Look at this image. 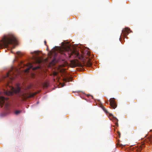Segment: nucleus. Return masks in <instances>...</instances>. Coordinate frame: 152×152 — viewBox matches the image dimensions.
<instances>
[{
  "label": "nucleus",
  "mask_w": 152,
  "mask_h": 152,
  "mask_svg": "<svg viewBox=\"0 0 152 152\" xmlns=\"http://www.w3.org/2000/svg\"><path fill=\"white\" fill-rule=\"evenodd\" d=\"M16 39L14 34L10 33L5 36L0 42V48H7L9 45L16 44Z\"/></svg>",
  "instance_id": "nucleus-2"
},
{
  "label": "nucleus",
  "mask_w": 152,
  "mask_h": 152,
  "mask_svg": "<svg viewBox=\"0 0 152 152\" xmlns=\"http://www.w3.org/2000/svg\"><path fill=\"white\" fill-rule=\"evenodd\" d=\"M117 145H119V146H124V145L122 144H120L119 143Z\"/></svg>",
  "instance_id": "nucleus-17"
},
{
  "label": "nucleus",
  "mask_w": 152,
  "mask_h": 152,
  "mask_svg": "<svg viewBox=\"0 0 152 152\" xmlns=\"http://www.w3.org/2000/svg\"><path fill=\"white\" fill-rule=\"evenodd\" d=\"M142 145V146H141V147H140L139 148V149H138V150L140 151L142 149V148L144 146V145Z\"/></svg>",
  "instance_id": "nucleus-12"
},
{
  "label": "nucleus",
  "mask_w": 152,
  "mask_h": 152,
  "mask_svg": "<svg viewBox=\"0 0 152 152\" xmlns=\"http://www.w3.org/2000/svg\"><path fill=\"white\" fill-rule=\"evenodd\" d=\"M54 60H53L52 61V63H53V62H54Z\"/></svg>",
  "instance_id": "nucleus-26"
},
{
  "label": "nucleus",
  "mask_w": 152,
  "mask_h": 152,
  "mask_svg": "<svg viewBox=\"0 0 152 152\" xmlns=\"http://www.w3.org/2000/svg\"><path fill=\"white\" fill-rule=\"evenodd\" d=\"M44 42V44H45V45L46 46H47V45H46V40H45Z\"/></svg>",
  "instance_id": "nucleus-22"
},
{
  "label": "nucleus",
  "mask_w": 152,
  "mask_h": 152,
  "mask_svg": "<svg viewBox=\"0 0 152 152\" xmlns=\"http://www.w3.org/2000/svg\"><path fill=\"white\" fill-rule=\"evenodd\" d=\"M110 102V104L113 109H115L117 107V105L115 102V99L114 98H110L109 101Z\"/></svg>",
  "instance_id": "nucleus-5"
},
{
  "label": "nucleus",
  "mask_w": 152,
  "mask_h": 152,
  "mask_svg": "<svg viewBox=\"0 0 152 152\" xmlns=\"http://www.w3.org/2000/svg\"><path fill=\"white\" fill-rule=\"evenodd\" d=\"M36 60L37 62L39 64L41 63L42 61V59L40 58L39 57H38V58H36Z\"/></svg>",
  "instance_id": "nucleus-8"
},
{
  "label": "nucleus",
  "mask_w": 152,
  "mask_h": 152,
  "mask_svg": "<svg viewBox=\"0 0 152 152\" xmlns=\"http://www.w3.org/2000/svg\"><path fill=\"white\" fill-rule=\"evenodd\" d=\"M103 110L104 111L105 110H106V109L104 107H103L102 108Z\"/></svg>",
  "instance_id": "nucleus-23"
},
{
  "label": "nucleus",
  "mask_w": 152,
  "mask_h": 152,
  "mask_svg": "<svg viewBox=\"0 0 152 152\" xmlns=\"http://www.w3.org/2000/svg\"><path fill=\"white\" fill-rule=\"evenodd\" d=\"M74 63L76 66H79L83 67L84 66H86L88 67H90L92 65V63L91 61L90 58H88L85 62H84L83 64H81L80 63L77 62H74Z\"/></svg>",
  "instance_id": "nucleus-4"
},
{
  "label": "nucleus",
  "mask_w": 152,
  "mask_h": 152,
  "mask_svg": "<svg viewBox=\"0 0 152 152\" xmlns=\"http://www.w3.org/2000/svg\"><path fill=\"white\" fill-rule=\"evenodd\" d=\"M118 135L119 136V137H120V132H118Z\"/></svg>",
  "instance_id": "nucleus-21"
},
{
  "label": "nucleus",
  "mask_w": 152,
  "mask_h": 152,
  "mask_svg": "<svg viewBox=\"0 0 152 152\" xmlns=\"http://www.w3.org/2000/svg\"><path fill=\"white\" fill-rule=\"evenodd\" d=\"M38 68H39V67H35V68H34V69H35H35H37Z\"/></svg>",
  "instance_id": "nucleus-24"
},
{
  "label": "nucleus",
  "mask_w": 152,
  "mask_h": 152,
  "mask_svg": "<svg viewBox=\"0 0 152 152\" xmlns=\"http://www.w3.org/2000/svg\"><path fill=\"white\" fill-rule=\"evenodd\" d=\"M58 74V73L57 72H53V74L54 76H56Z\"/></svg>",
  "instance_id": "nucleus-11"
},
{
  "label": "nucleus",
  "mask_w": 152,
  "mask_h": 152,
  "mask_svg": "<svg viewBox=\"0 0 152 152\" xmlns=\"http://www.w3.org/2000/svg\"><path fill=\"white\" fill-rule=\"evenodd\" d=\"M33 53H34L35 54H36L37 55L38 54V53L37 51H34V52L33 53H31V54H33Z\"/></svg>",
  "instance_id": "nucleus-13"
},
{
  "label": "nucleus",
  "mask_w": 152,
  "mask_h": 152,
  "mask_svg": "<svg viewBox=\"0 0 152 152\" xmlns=\"http://www.w3.org/2000/svg\"><path fill=\"white\" fill-rule=\"evenodd\" d=\"M106 113H108V111L106 110V109L105 110V111H104Z\"/></svg>",
  "instance_id": "nucleus-20"
},
{
  "label": "nucleus",
  "mask_w": 152,
  "mask_h": 152,
  "mask_svg": "<svg viewBox=\"0 0 152 152\" xmlns=\"http://www.w3.org/2000/svg\"><path fill=\"white\" fill-rule=\"evenodd\" d=\"M20 52L19 51H18L17 52V54L20 56H21V55H20Z\"/></svg>",
  "instance_id": "nucleus-14"
},
{
  "label": "nucleus",
  "mask_w": 152,
  "mask_h": 152,
  "mask_svg": "<svg viewBox=\"0 0 152 152\" xmlns=\"http://www.w3.org/2000/svg\"><path fill=\"white\" fill-rule=\"evenodd\" d=\"M68 49L69 50H70V49L69 48Z\"/></svg>",
  "instance_id": "nucleus-27"
},
{
  "label": "nucleus",
  "mask_w": 152,
  "mask_h": 152,
  "mask_svg": "<svg viewBox=\"0 0 152 152\" xmlns=\"http://www.w3.org/2000/svg\"><path fill=\"white\" fill-rule=\"evenodd\" d=\"M109 115L110 116H112L113 117V115L111 113H109Z\"/></svg>",
  "instance_id": "nucleus-19"
},
{
  "label": "nucleus",
  "mask_w": 152,
  "mask_h": 152,
  "mask_svg": "<svg viewBox=\"0 0 152 152\" xmlns=\"http://www.w3.org/2000/svg\"><path fill=\"white\" fill-rule=\"evenodd\" d=\"M69 80L68 79H64V81H65L66 82H67V81H69Z\"/></svg>",
  "instance_id": "nucleus-15"
},
{
  "label": "nucleus",
  "mask_w": 152,
  "mask_h": 152,
  "mask_svg": "<svg viewBox=\"0 0 152 152\" xmlns=\"http://www.w3.org/2000/svg\"><path fill=\"white\" fill-rule=\"evenodd\" d=\"M64 49V50H65V51H62L61 49H60L59 50V51L60 52V53H61L62 54H64V55H66V54L67 53L68 56L69 58H70L71 56L73 57L74 58H77L78 57L79 58V53L76 50H74L72 51L71 50H70V53H69L68 52V51H66V49Z\"/></svg>",
  "instance_id": "nucleus-3"
},
{
  "label": "nucleus",
  "mask_w": 152,
  "mask_h": 152,
  "mask_svg": "<svg viewBox=\"0 0 152 152\" xmlns=\"http://www.w3.org/2000/svg\"><path fill=\"white\" fill-rule=\"evenodd\" d=\"M22 112L21 110H16L15 112V114L16 115H18L20 114Z\"/></svg>",
  "instance_id": "nucleus-9"
},
{
  "label": "nucleus",
  "mask_w": 152,
  "mask_h": 152,
  "mask_svg": "<svg viewBox=\"0 0 152 152\" xmlns=\"http://www.w3.org/2000/svg\"><path fill=\"white\" fill-rule=\"evenodd\" d=\"M17 75L14 72L13 69H12L10 71L7 73L5 76H3L1 79H0V81L2 80H6V86L7 88V91H4V93L0 92V105L1 107H2L4 105V108L8 113H9L10 104L8 100V98H5L3 96L5 94L7 96L12 95L13 93H18L19 96L23 100L26 99L27 98H30L34 97L38 93L35 92L29 94L27 96L25 92V90H21L19 86L17 85L16 88H14L9 83L11 82L12 80L14 79L16 77Z\"/></svg>",
  "instance_id": "nucleus-1"
},
{
  "label": "nucleus",
  "mask_w": 152,
  "mask_h": 152,
  "mask_svg": "<svg viewBox=\"0 0 152 152\" xmlns=\"http://www.w3.org/2000/svg\"><path fill=\"white\" fill-rule=\"evenodd\" d=\"M29 69H26V72H27V71H28L29 70Z\"/></svg>",
  "instance_id": "nucleus-25"
},
{
  "label": "nucleus",
  "mask_w": 152,
  "mask_h": 152,
  "mask_svg": "<svg viewBox=\"0 0 152 152\" xmlns=\"http://www.w3.org/2000/svg\"><path fill=\"white\" fill-rule=\"evenodd\" d=\"M130 30L128 28H126L122 30V34L124 36H126L129 33V31Z\"/></svg>",
  "instance_id": "nucleus-6"
},
{
  "label": "nucleus",
  "mask_w": 152,
  "mask_h": 152,
  "mask_svg": "<svg viewBox=\"0 0 152 152\" xmlns=\"http://www.w3.org/2000/svg\"><path fill=\"white\" fill-rule=\"evenodd\" d=\"M113 121L114 122H115V124L116 126H118V119L116 118L114 116H113Z\"/></svg>",
  "instance_id": "nucleus-7"
},
{
  "label": "nucleus",
  "mask_w": 152,
  "mask_h": 152,
  "mask_svg": "<svg viewBox=\"0 0 152 152\" xmlns=\"http://www.w3.org/2000/svg\"><path fill=\"white\" fill-rule=\"evenodd\" d=\"M149 140L151 142H152V135L150 136L149 138Z\"/></svg>",
  "instance_id": "nucleus-10"
},
{
  "label": "nucleus",
  "mask_w": 152,
  "mask_h": 152,
  "mask_svg": "<svg viewBox=\"0 0 152 152\" xmlns=\"http://www.w3.org/2000/svg\"><path fill=\"white\" fill-rule=\"evenodd\" d=\"M87 55L88 56H90V53L89 52H88L87 53Z\"/></svg>",
  "instance_id": "nucleus-16"
},
{
  "label": "nucleus",
  "mask_w": 152,
  "mask_h": 152,
  "mask_svg": "<svg viewBox=\"0 0 152 152\" xmlns=\"http://www.w3.org/2000/svg\"><path fill=\"white\" fill-rule=\"evenodd\" d=\"M29 64V67L30 68H31L32 67V65L31 64Z\"/></svg>",
  "instance_id": "nucleus-18"
}]
</instances>
